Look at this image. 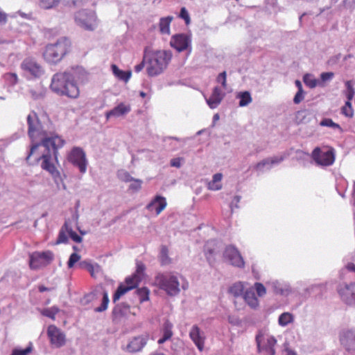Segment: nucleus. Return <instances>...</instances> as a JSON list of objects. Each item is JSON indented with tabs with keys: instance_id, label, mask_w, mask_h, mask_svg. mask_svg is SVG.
Instances as JSON below:
<instances>
[{
	"instance_id": "49530a36",
	"label": "nucleus",
	"mask_w": 355,
	"mask_h": 355,
	"mask_svg": "<svg viewBox=\"0 0 355 355\" xmlns=\"http://www.w3.org/2000/svg\"><path fill=\"white\" fill-rule=\"evenodd\" d=\"M149 290H136L140 303L148 300Z\"/></svg>"
},
{
	"instance_id": "6ab92c4d",
	"label": "nucleus",
	"mask_w": 355,
	"mask_h": 355,
	"mask_svg": "<svg viewBox=\"0 0 355 355\" xmlns=\"http://www.w3.org/2000/svg\"><path fill=\"white\" fill-rule=\"evenodd\" d=\"M170 44L178 52H182L190 46L191 37L184 33L175 34L171 37Z\"/></svg>"
},
{
	"instance_id": "20e7f679",
	"label": "nucleus",
	"mask_w": 355,
	"mask_h": 355,
	"mask_svg": "<svg viewBox=\"0 0 355 355\" xmlns=\"http://www.w3.org/2000/svg\"><path fill=\"white\" fill-rule=\"evenodd\" d=\"M171 51L157 50L146 54V73L154 77L162 73L172 59Z\"/></svg>"
},
{
	"instance_id": "9d476101",
	"label": "nucleus",
	"mask_w": 355,
	"mask_h": 355,
	"mask_svg": "<svg viewBox=\"0 0 355 355\" xmlns=\"http://www.w3.org/2000/svg\"><path fill=\"white\" fill-rule=\"evenodd\" d=\"M149 339L150 334L148 332L133 336L129 339L126 346L122 349L123 351L131 354L140 352L147 345Z\"/></svg>"
},
{
	"instance_id": "c756f323",
	"label": "nucleus",
	"mask_w": 355,
	"mask_h": 355,
	"mask_svg": "<svg viewBox=\"0 0 355 355\" xmlns=\"http://www.w3.org/2000/svg\"><path fill=\"white\" fill-rule=\"evenodd\" d=\"M69 229L67 222H65L59 232L56 244L65 243L68 241L67 234H69Z\"/></svg>"
},
{
	"instance_id": "7c9ffc66",
	"label": "nucleus",
	"mask_w": 355,
	"mask_h": 355,
	"mask_svg": "<svg viewBox=\"0 0 355 355\" xmlns=\"http://www.w3.org/2000/svg\"><path fill=\"white\" fill-rule=\"evenodd\" d=\"M113 73L119 79L123 80L127 82L131 76V73L130 71H124L119 69V67L116 64H112L111 66Z\"/></svg>"
},
{
	"instance_id": "e433bc0d",
	"label": "nucleus",
	"mask_w": 355,
	"mask_h": 355,
	"mask_svg": "<svg viewBox=\"0 0 355 355\" xmlns=\"http://www.w3.org/2000/svg\"><path fill=\"white\" fill-rule=\"evenodd\" d=\"M320 125L321 126H326V127L332 128L334 129H338L340 131V132H343V130L340 127V125L339 124L334 122L331 119H329V118L323 119L320 121Z\"/></svg>"
},
{
	"instance_id": "423d86ee",
	"label": "nucleus",
	"mask_w": 355,
	"mask_h": 355,
	"mask_svg": "<svg viewBox=\"0 0 355 355\" xmlns=\"http://www.w3.org/2000/svg\"><path fill=\"white\" fill-rule=\"evenodd\" d=\"M54 254L51 250L35 251L29 254V267L32 270H38L51 263Z\"/></svg>"
},
{
	"instance_id": "b1692460",
	"label": "nucleus",
	"mask_w": 355,
	"mask_h": 355,
	"mask_svg": "<svg viewBox=\"0 0 355 355\" xmlns=\"http://www.w3.org/2000/svg\"><path fill=\"white\" fill-rule=\"evenodd\" d=\"M218 251L217 243L214 241H207L204 247V252L207 260L210 264L216 260V255Z\"/></svg>"
},
{
	"instance_id": "412c9836",
	"label": "nucleus",
	"mask_w": 355,
	"mask_h": 355,
	"mask_svg": "<svg viewBox=\"0 0 355 355\" xmlns=\"http://www.w3.org/2000/svg\"><path fill=\"white\" fill-rule=\"evenodd\" d=\"M225 256L231 262V264L239 267H244L245 262L240 252L234 246L229 245L225 248Z\"/></svg>"
},
{
	"instance_id": "680f3d73",
	"label": "nucleus",
	"mask_w": 355,
	"mask_h": 355,
	"mask_svg": "<svg viewBox=\"0 0 355 355\" xmlns=\"http://www.w3.org/2000/svg\"><path fill=\"white\" fill-rule=\"evenodd\" d=\"M92 265L93 264H92L91 263L84 261L80 262L79 267L82 269H85V270H88L89 269V266H92Z\"/></svg>"
},
{
	"instance_id": "2eb2a0df",
	"label": "nucleus",
	"mask_w": 355,
	"mask_h": 355,
	"mask_svg": "<svg viewBox=\"0 0 355 355\" xmlns=\"http://www.w3.org/2000/svg\"><path fill=\"white\" fill-rule=\"evenodd\" d=\"M339 339L340 345L348 353L355 354V329L343 330Z\"/></svg>"
},
{
	"instance_id": "13d9d810",
	"label": "nucleus",
	"mask_w": 355,
	"mask_h": 355,
	"mask_svg": "<svg viewBox=\"0 0 355 355\" xmlns=\"http://www.w3.org/2000/svg\"><path fill=\"white\" fill-rule=\"evenodd\" d=\"M5 76L8 80H10L13 85L16 84L18 81V77L16 73H8Z\"/></svg>"
},
{
	"instance_id": "a18cd8bd",
	"label": "nucleus",
	"mask_w": 355,
	"mask_h": 355,
	"mask_svg": "<svg viewBox=\"0 0 355 355\" xmlns=\"http://www.w3.org/2000/svg\"><path fill=\"white\" fill-rule=\"evenodd\" d=\"M142 183L141 180L135 178L130 184L129 189L134 192L138 191L141 189Z\"/></svg>"
},
{
	"instance_id": "f257e3e1",
	"label": "nucleus",
	"mask_w": 355,
	"mask_h": 355,
	"mask_svg": "<svg viewBox=\"0 0 355 355\" xmlns=\"http://www.w3.org/2000/svg\"><path fill=\"white\" fill-rule=\"evenodd\" d=\"M27 123L28 135L33 144L26 157V162L33 166L38 164L44 153L51 148L55 159L57 160L58 150L64 146V140L55 135L49 136L46 131L43 130L35 112L28 115Z\"/></svg>"
},
{
	"instance_id": "72a5a7b5",
	"label": "nucleus",
	"mask_w": 355,
	"mask_h": 355,
	"mask_svg": "<svg viewBox=\"0 0 355 355\" xmlns=\"http://www.w3.org/2000/svg\"><path fill=\"white\" fill-rule=\"evenodd\" d=\"M283 159H284L283 157H274V158H271V159H265L257 164L256 168L261 169L267 164H277V163L281 162Z\"/></svg>"
},
{
	"instance_id": "4be33fe9",
	"label": "nucleus",
	"mask_w": 355,
	"mask_h": 355,
	"mask_svg": "<svg viewBox=\"0 0 355 355\" xmlns=\"http://www.w3.org/2000/svg\"><path fill=\"white\" fill-rule=\"evenodd\" d=\"M166 198L157 195L147 205L146 209L150 211H153L155 209V214L158 216L166 208Z\"/></svg>"
},
{
	"instance_id": "ea45409f",
	"label": "nucleus",
	"mask_w": 355,
	"mask_h": 355,
	"mask_svg": "<svg viewBox=\"0 0 355 355\" xmlns=\"http://www.w3.org/2000/svg\"><path fill=\"white\" fill-rule=\"evenodd\" d=\"M341 113L347 117L352 118L354 115V111L352 103L349 101H347L341 109Z\"/></svg>"
},
{
	"instance_id": "69168bd1",
	"label": "nucleus",
	"mask_w": 355,
	"mask_h": 355,
	"mask_svg": "<svg viewBox=\"0 0 355 355\" xmlns=\"http://www.w3.org/2000/svg\"><path fill=\"white\" fill-rule=\"evenodd\" d=\"M7 21V15L3 12H0V24L6 23Z\"/></svg>"
},
{
	"instance_id": "603ef678",
	"label": "nucleus",
	"mask_w": 355,
	"mask_h": 355,
	"mask_svg": "<svg viewBox=\"0 0 355 355\" xmlns=\"http://www.w3.org/2000/svg\"><path fill=\"white\" fill-rule=\"evenodd\" d=\"M144 53L145 55L144 56L143 60L135 67V71L136 73H139L141 71H142L143 69L144 68L145 62L146 63V49H145Z\"/></svg>"
},
{
	"instance_id": "58836bf2",
	"label": "nucleus",
	"mask_w": 355,
	"mask_h": 355,
	"mask_svg": "<svg viewBox=\"0 0 355 355\" xmlns=\"http://www.w3.org/2000/svg\"><path fill=\"white\" fill-rule=\"evenodd\" d=\"M304 84L310 88H314L317 86V80L311 74H305L303 77Z\"/></svg>"
},
{
	"instance_id": "4d7b16f0",
	"label": "nucleus",
	"mask_w": 355,
	"mask_h": 355,
	"mask_svg": "<svg viewBox=\"0 0 355 355\" xmlns=\"http://www.w3.org/2000/svg\"><path fill=\"white\" fill-rule=\"evenodd\" d=\"M228 322L234 325V326H239L241 324V320L240 319L234 315H229L228 316Z\"/></svg>"
},
{
	"instance_id": "5701e85b",
	"label": "nucleus",
	"mask_w": 355,
	"mask_h": 355,
	"mask_svg": "<svg viewBox=\"0 0 355 355\" xmlns=\"http://www.w3.org/2000/svg\"><path fill=\"white\" fill-rule=\"evenodd\" d=\"M173 323L166 319L161 328L162 337L157 340V343L162 345L170 340L173 335Z\"/></svg>"
},
{
	"instance_id": "c9c22d12",
	"label": "nucleus",
	"mask_w": 355,
	"mask_h": 355,
	"mask_svg": "<svg viewBox=\"0 0 355 355\" xmlns=\"http://www.w3.org/2000/svg\"><path fill=\"white\" fill-rule=\"evenodd\" d=\"M160 259L162 265L171 263V259L168 257V249L166 245H162L160 248Z\"/></svg>"
},
{
	"instance_id": "0eeeda50",
	"label": "nucleus",
	"mask_w": 355,
	"mask_h": 355,
	"mask_svg": "<svg viewBox=\"0 0 355 355\" xmlns=\"http://www.w3.org/2000/svg\"><path fill=\"white\" fill-rule=\"evenodd\" d=\"M146 266L141 261L136 262V270L125 278L126 285L120 284L117 288H139L138 286L145 275Z\"/></svg>"
},
{
	"instance_id": "bf43d9fd",
	"label": "nucleus",
	"mask_w": 355,
	"mask_h": 355,
	"mask_svg": "<svg viewBox=\"0 0 355 355\" xmlns=\"http://www.w3.org/2000/svg\"><path fill=\"white\" fill-rule=\"evenodd\" d=\"M122 181L125 182H132L135 178H132L128 172H124L121 176Z\"/></svg>"
},
{
	"instance_id": "c85d7f7f",
	"label": "nucleus",
	"mask_w": 355,
	"mask_h": 355,
	"mask_svg": "<svg viewBox=\"0 0 355 355\" xmlns=\"http://www.w3.org/2000/svg\"><path fill=\"white\" fill-rule=\"evenodd\" d=\"M222 178L223 175L220 173L214 174L212 180L208 183V189L212 191L221 189L222 184L220 182Z\"/></svg>"
},
{
	"instance_id": "052dcab7",
	"label": "nucleus",
	"mask_w": 355,
	"mask_h": 355,
	"mask_svg": "<svg viewBox=\"0 0 355 355\" xmlns=\"http://www.w3.org/2000/svg\"><path fill=\"white\" fill-rule=\"evenodd\" d=\"M334 75V74L333 72H323L321 73L320 78L322 81L325 82L327 80L331 79Z\"/></svg>"
},
{
	"instance_id": "a19ab883",
	"label": "nucleus",
	"mask_w": 355,
	"mask_h": 355,
	"mask_svg": "<svg viewBox=\"0 0 355 355\" xmlns=\"http://www.w3.org/2000/svg\"><path fill=\"white\" fill-rule=\"evenodd\" d=\"M60 309L56 306L45 309L42 311V315L54 320L55 315L59 312Z\"/></svg>"
},
{
	"instance_id": "7ed1b4c3",
	"label": "nucleus",
	"mask_w": 355,
	"mask_h": 355,
	"mask_svg": "<svg viewBox=\"0 0 355 355\" xmlns=\"http://www.w3.org/2000/svg\"><path fill=\"white\" fill-rule=\"evenodd\" d=\"M71 49V41L62 37L54 43L47 44L43 50L42 58L49 64H55L60 62Z\"/></svg>"
},
{
	"instance_id": "2f4dec72",
	"label": "nucleus",
	"mask_w": 355,
	"mask_h": 355,
	"mask_svg": "<svg viewBox=\"0 0 355 355\" xmlns=\"http://www.w3.org/2000/svg\"><path fill=\"white\" fill-rule=\"evenodd\" d=\"M237 98H240L239 106L241 107L248 105L252 101L249 92H243L238 94Z\"/></svg>"
},
{
	"instance_id": "f3484780",
	"label": "nucleus",
	"mask_w": 355,
	"mask_h": 355,
	"mask_svg": "<svg viewBox=\"0 0 355 355\" xmlns=\"http://www.w3.org/2000/svg\"><path fill=\"white\" fill-rule=\"evenodd\" d=\"M47 335L52 345L60 348L65 345V334L55 325H50L47 329Z\"/></svg>"
},
{
	"instance_id": "e2e57ef3",
	"label": "nucleus",
	"mask_w": 355,
	"mask_h": 355,
	"mask_svg": "<svg viewBox=\"0 0 355 355\" xmlns=\"http://www.w3.org/2000/svg\"><path fill=\"white\" fill-rule=\"evenodd\" d=\"M248 286V284L247 283H245V282H238V283H236L232 288H241V289H243V288H247Z\"/></svg>"
},
{
	"instance_id": "a211bd4d",
	"label": "nucleus",
	"mask_w": 355,
	"mask_h": 355,
	"mask_svg": "<svg viewBox=\"0 0 355 355\" xmlns=\"http://www.w3.org/2000/svg\"><path fill=\"white\" fill-rule=\"evenodd\" d=\"M235 297H242L245 302L252 309H256L258 305V299L254 290H228Z\"/></svg>"
},
{
	"instance_id": "393cba45",
	"label": "nucleus",
	"mask_w": 355,
	"mask_h": 355,
	"mask_svg": "<svg viewBox=\"0 0 355 355\" xmlns=\"http://www.w3.org/2000/svg\"><path fill=\"white\" fill-rule=\"evenodd\" d=\"M225 94L222 92L220 88L215 87L207 103L211 109L216 108L222 101Z\"/></svg>"
},
{
	"instance_id": "774afa93",
	"label": "nucleus",
	"mask_w": 355,
	"mask_h": 355,
	"mask_svg": "<svg viewBox=\"0 0 355 355\" xmlns=\"http://www.w3.org/2000/svg\"><path fill=\"white\" fill-rule=\"evenodd\" d=\"M347 269L349 271L355 272V264L353 263H349L347 266Z\"/></svg>"
},
{
	"instance_id": "3c124183",
	"label": "nucleus",
	"mask_w": 355,
	"mask_h": 355,
	"mask_svg": "<svg viewBox=\"0 0 355 355\" xmlns=\"http://www.w3.org/2000/svg\"><path fill=\"white\" fill-rule=\"evenodd\" d=\"M180 17L184 20L186 24L190 23L189 12L184 7H182L180 10Z\"/></svg>"
},
{
	"instance_id": "cd10ccee",
	"label": "nucleus",
	"mask_w": 355,
	"mask_h": 355,
	"mask_svg": "<svg viewBox=\"0 0 355 355\" xmlns=\"http://www.w3.org/2000/svg\"><path fill=\"white\" fill-rule=\"evenodd\" d=\"M173 19V17L168 16L166 17H162L159 19V28L162 34H170V25Z\"/></svg>"
},
{
	"instance_id": "4c0bfd02",
	"label": "nucleus",
	"mask_w": 355,
	"mask_h": 355,
	"mask_svg": "<svg viewBox=\"0 0 355 355\" xmlns=\"http://www.w3.org/2000/svg\"><path fill=\"white\" fill-rule=\"evenodd\" d=\"M354 82L352 80H347L345 83L346 91L345 95L348 99V101H351L354 96Z\"/></svg>"
},
{
	"instance_id": "6e6d98bb",
	"label": "nucleus",
	"mask_w": 355,
	"mask_h": 355,
	"mask_svg": "<svg viewBox=\"0 0 355 355\" xmlns=\"http://www.w3.org/2000/svg\"><path fill=\"white\" fill-rule=\"evenodd\" d=\"M129 291L130 290H116V292L113 296V302L116 303V301H118L122 295L125 294Z\"/></svg>"
},
{
	"instance_id": "aec40b11",
	"label": "nucleus",
	"mask_w": 355,
	"mask_h": 355,
	"mask_svg": "<svg viewBox=\"0 0 355 355\" xmlns=\"http://www.w3.org/2000/svg\"><path fill=\"white\" fill-rule=\"evenodd\" d=\"M189 337L196 345L200 352H202L205 347V335L198 325H193L189 331Z\"/></svg>"
},
{
	"instance_id": "39448f33",
	"label": "nucleus",
	"mask_w": 355,
	"mask_h": 355,
	"mask_svg": "<svg viewBox=\"0 0 355 355\" xmlns=\"http://www.w3.org/2000/svg\"><path fill=\"white\" fill-rule=\"evenodd\" d=\"M74 18L78 26L87 31H94L98 26L96 13L94 10H80Z\"/></svg>"
},
{
	"instance_id": "1a4fd4ad",
	"label": "nucleus",
	"mask_w": 355,
	"mask_h": 355,
	"mask_svg": "<svg viewBox=\"0 0 355 355\" xmlns=\"http://www.w3.org/2000/svg\"><path fill=\"white\" fill-rule=\"evenodd\" d=\"M68 161L77 167L81 173L87 171L88 162L85 152L80 147H73L67 157Z\"/></svg>"
},
{
	"instance_id": "0e129e2a",
	"label": "nucleus",
	"mask_w": 355,
	"mask_h": 355,
	"mask_svg": "<svg viewBox=\"0 0 355 355\" xmlns=\"http://www.w3.org/2000/svg\"><path fill=\"white\" fill-rule=\"evenodd\" d=\"M171 165L172 166H175L177 168H180L181 166L180 159V158H174L171 160Z\"/></svg>"
},
{
	"instance_id": "de8ad7c7",
	"label": "nucleus",
	"mask_w": 355,
	"mask_h": 355,
	"mask_svg": "<svg viewBox=\"0 0 355 355\" xmlns=\"http://www.w3.org/2000/svg\"><path fill=\"white\" fill-rule=\"evenodd\" d=\"M80 259V256L77 253H72L69 259L67 262V266L69 268H71L74 264L78 262Z\"/></svg>"
},
{
	"instance_id": "c03bdc74",
	"label": "nucleus",
	"mask_w": 355,
	"mask_h": 355,
	"mask_svg": "<svg viewBox=\"0 0 355 355\" xmlns=\"http://www.w3.org/2000/svg\"><path fill=\"white\" fill-rule=\"evenodd\" d=\"M96 294L95 292L92 291L83 296V297L80 300V303L85 306L89 304L96 298Z\"/></svg>"
},
{
	"instance_id": "f704fd0d",
	"label": "nucleus",
	"mask_w": 355,
	"mask_h": 355,
	"mask_svg": "<svg viewBox=\"0 0 355 355\" xmlns=\"http://www.w3.org/2000/svg\"><path fill=\"white\" fill-rule=\"evenodd\" d=\"M293 320V315L288 312L282 313L278 319L279 324L282 327H286Z\"/></svg>"
},
{
	"instance_id": "4468645a",
	"label": "nucleus",
	"mask_w": 355,
	"mask_h": 355,
	"mask_svg": "<svg viewBox=\"0 0 355 355\" xmlns=\"http://www.w3.org/2000/svg\"><path fill=\"white\" fill-rule=\"evenodd\" d=\"M312 158L318 165L324 166L333 164L335 160L334 153L331 150L322 151L318 147L313 150Z\"/></svg>"
},
{
	"instance_id": "a878e982",
	"label": "nucleus",
	"mask_w": 355,
	"mask_h": 355,
	"mask_svg": "<svg viewBox=\"0 0 355 355\" xmlns=\"http://www.w3.org/2000/svg\"><path fill=\"white\" fill-rule=\"evenodd\" d=\"M131 107L130 105H125L123 103H121L117 106L106 113V118L109 119L112 116L119 117L129 113Z\"/></svg>"
},
{
	"instance_id": "338daca9",
	"label": "nucleus",
	"mask_w": 355,
	"mask_h": 355,
	"mask_svg": "<svg viewBox=\"0 0 355 355\" xmlns=\"http://www.w3.org/2000/svg\"><path fill=\"white\" fill-rule=\"evenodd\" d=\"M168 295H176L180 290H165Z\"/></svg>"
},
{
	"instance_id": "09e8293b",
	"label": "nucleus",
	"mask_w": 355,
	"mask_h": 355,
	"mask_svg": "<svg viewBox=\"0 0 355 355\" xmlns=\"http://www.w3.org/2000/svg\"><path fill=\"white\" fill-rule=\"evenodd\" d=\"M216 81L218 83H221L222 87L223 89L227 88V73L226 71H223L222 73H219L218 76L216 78Z\"/></svg>"
},
{
	"instance_id": "6e6552de",
	"label": "nucleus",
	"mask_w": 355,
	"mask_h": 355,
	"mask_svg": "<svg viewBox=\"0 0 355 355\" xmlns=\"http://www.w3.org/2000/svg\"><path fill=\"white\" fill-rule=\"evenodd\" d=\"M20 67L24 73L33 78H39L44 73L42 64L35 58L32 57L24 58L21 63Z\"/></svg>"
},
{
	"instance_id": "f03ea898",
	"label": "nucleus",
	"mask_w": 355,
	"mask_h": 355,
	"mask_svg": "<svg viewBox=\"0 0 355 355\" xmlns=\"http://www.w3.org/2000/svg\"><path fill=\"white\" fill-rule=\"evenodd\" d=\"M51 89L60 96H66L71 98H77L80 95L73 76L67 71L58 72L53 76Z\"/></svg>"
},
{
	"instance_id": "864d4df0",
	"label": "nucleus",
	"mask_w": 355,
	"mask_h": 355,
	"mask_svg": "<svg viewBox=\"0 0 355 355\" xmlns=\"http://www.w3.org/2000/svg\"><path fill=\"white\" fill-rule=\"evenodd\" d=\"M304 91H297V92L296 93V94L294 96L293 102L295 104H299L304 100Z\"/></svg>"
},
{
	"instance_id": "5fc2aeb1",
	"label": "nucleus",
	"mask_w": 355,
	"mask_h": 355,
	"mask_svg": "<svg viewBox=\"0 0 355 355\" xmlns=\"http://www.w3.org/2000/svg\"><path fill=\"white\" fill-rule=\"evenodd\" d=\"M69 235L71 239L76 243H80L82 241V237L73 231L71 228L69 229Z\"/></svg>"
},
{
	"instance_id": "f8f14e48",
	"label": "nucleus",
	"mask_w": 355,
	"mask_h": 355,
	"mask_svg": "<svg viewBox=\"0 0 355 355\" xmlns=\"http://www.w3.org/2000/svg\"><path fill=\"white\" fill-rule=\"evenodd\" d=\"M51 148L48 152H46L43 155V158L41 160L40 166L41 168L47 171L52 178H53L55 182L61 180V175L60 171L58 170L56 166L53 162L52 156L53 155V152H51Z\"/></svg>"
},
{
	"instance_id": "9b49d317",
	"label": "nucleus",
	"mask_w": 355,
	"mask_h": 355,
	"mask_svg": "<svg viewBox=\"0 0 355 355\" xmlns=\"http://www.w3.org/2000/svg\"><path fill=\"white\" fill-rule=\"evenodd\" d=\"M255 340L259 352H263L268 355H275L274 347L277 343V340L274 336H268L265 338L261 331H259L256 336Z\"/></svg>"
},
{
	"instance_id": "37998d69",
	"label": "nucleus",
	"mask_w": 355,
	"mask_h": 355,
	"mask_svg": "<svg viewBox=\"0 0 355 355\" xmlns=\"http://www.w3.org/2000/svg\"><path fill=\"white\" fill-rule=\"evenodd\" d=\"M91 276L94 278H97L99 275L101 274L102 270L101 266L96 263L93 264L92 266H89V269L87 270Z\"/></svg>"
},
{
	"instance_id": "ddd939ff",
	"label": "nucleus",
	"mask_w": 355,
	"mask_h": 355,
	"mask_svg": "<svg viewBox=\"0 0 355 355\" xmlns=\"http://www.w3.org/2000/svg\"><path fill=\"white\" fill-rule=\"evenodd\" d=\"M155 282L160 288H178L180 286L178 277L171 272L157 274Z\"/></svg>"
},
{
	"instance_id": "bb28decb",
	"label": "nucleus",
	"mask_w": 355,
	"mask_h": 355,
	"mask_svg": "<svg viewBox=\"0 0 355 355\" xmlns=\"http://www.w3.org/2000/svg\"><path fill=\"white\" fill-rule=\"evenodd\" d=\"M338 293L346 304L355 306V290H338Z\"/></svg>"
},
{
	"instance_id": "473e14b6",
	"label": "nucleus",
	"mask_w": 355,
	"mask_h": 355,
	"mask_svg": "<svg viewBox=\"0 0 355 355\" xmlns=\"http://www.w3.org/2000/svg\"><path fill=\"white\" fill-rule=\"evenodd\" d=\"M110 300L108 297V294L107 292L104 291L103 293V297L101 300V305L94 309V312L96 313H101L107 310Z\"/></svg>"
},
{
	"instance_id": "8fccbe9b",
	"label": "nucleus",
	"mask_w": 355,
	"mask_h": 355,
	"mask_svg": "<svg viewBox=\"0 0 355 355\" xmlns=\"http://www.w3.org/2000/svg\"><path fill=\"white\" fill-rule=\"evenodd\" d=\"M31 351H32V346H31V344H30V345L24 349H15L12 351L11 355H27Z\"/></svg>"
},
{
	"instance_id": "dca6fc26",
	"label": "nucleus",
	"mask_w": 355,
	"mask_h": 355,
	"mask_svg": "<svg viewBox=\"0 0 355 355\" xmlns=\"http://www.w3.org/2000/svg\"><path fill=\"white\" fill-rule=\"evenodd\" d=\"M130 313V306L128 303H117L112 311V321L115 324H120L124 318H127L128 317Z\"/></svg>"
},
{
	"instance_id": "79ce46f5",
	"label": "nucleus",
	"mask_w": 355,
	"mask_h": 355,
	"mask_svg": "<svg viewBox=\"0 0 355 355\" xmlns=\"http://www.w3.org/2000/svg\"><path fill=\"white\" fill-rule=\"evenodd\" d=\"M60 0H40V6L44 9H51L58 5Z\"/></svg>"
}]
</instances>
